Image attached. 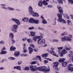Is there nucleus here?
I'll return each mask as SVG.
<instances>
[{"label": "nucleus", "mask_w": 73, "mask_h": 73, "mask_svg": "<svg viewBox=\"0 0 73 73\" xmlns=\"http://www.w3.org/2000/svg\"><path fill=\"white\" fill-rule=\"evenodd\" d=\"M48 68L46 70V68L45 66H42L39 67L38 68L36 66H35L31 65L30 66V68L31 71L32 72H35L37 70H38L40 71H43L44 72V73L45 72H48L50 71V68H49V66H48Z\"/></svg>", "instance_id": "obj_1"}, {"label": "nucleus", "mask_w": 73, "mask_h": 73, "mask_svg": "<svg viewBox=\"0 0 73 73\" xmlns=\"http://www.w3.org/2000/svg\"><path fill=\"white\" fill-rule=\"evenodd\" d=\"M40 36H36L33 37V38L35 41H37V44L38 45H42V44L45 42V41L44 39H41V38H40Z\"/></svg>", "instance_id": "obj_2"}, {"label": "nucleus", "mask_w": 73, "mask_h": 73, "mask_svg": "<svg viewBox=\"0 0 73 73\" xmlns=\"http://www.w3.org/2000/svg\"><path fill=\"white\" fill-rule=\"evenodd\" d=\"M58 9L59 10V12H60V13H57V16L59 19H57L58 22L59 20H60L62 18V15H63V11H62V9L60 6L58 5L57 6Z\"/></svg>", "instance_id": "obj_3"}, {"label": "nucleus", "mask_w": 73, "mask_h": 73, "mask_svg": "<svg viewBox=\"0 0 73 73\" xmlns=\"http://www.w3.org/2000/svg\"><path fill=\"white\" fill-rule=\"evenodd\" d=\"M0 5V6H1V8L7 10V9H8V10H9V11H15V9L13 8H12L10 7H8L7 8L6 7L4 6H6V5H5L1 4Z\"/></svg>", "instance_id": "obj_4"}, {"label": "nucleus", "mask_w": 73, "mask_h": 73, "mask_svg": "<svg viewBox=\"0 0 73 73\" xmlns=\"http://www.w3.org/2000/svg\"><path fill=\"white\" fill-rule=\"evenodd\" d=\"M19 26L17 25H13L11 28V31L13 33H16L17 32V29L18 28Z\"/></svg>", "instance_id": "obj_5"}, {"label": "nucleus", "mask_w": 73, "mask_h": 73, "mask_svg": "<svg viewBox=\"0 0 73 73\" xmlns=\"http://www.w3.org/2000/svg\"><path fill=\"white\" fill-rule=\"evenodd\" d=\"M58 64L59 63L58 62H55L53 63V68L57 71H58L60 70V69L58 68Z\"/></svg>", "instance_id": "obj_6"}, {"label": "nucleus", "mask_w": 73, "mask_h": 73, "mask_svg": "<svg viewBox=\"0 0 73 73\" xmlns=\"http://www.w3.org/2000/svg\"><path fill=\"white\" fill-rule=\"evenodd\" d=\"M11 20L13 21H14L15 22V23L17 24V25H20L21 23L19 20L16 18H12L11 19Z\"/></svg>", "instance_id": "obj_7"}, {"label": "nucleus", "mask_w": 73, "mask_h": 73, "mask_svg": "<svg viewBox=\"0 0 73 73\" xmlns=\"http://www.w3.org/2000/svg\"><path fill=\"white\" fill-rule=\"evenodd\" d=\"M73 66L72 64H70L67 66L68 70L71 71V72H72L73 71V68L71 67H72Z\"/></svg>", "instance_id": "obj_8"}, {"label": "nucleus", "mask_w": 73, "mask_h": 73, "mask_svg": "<svg viewBox=\"0 0 73 73\" xmlns=\"http://www.w3.org/2000/svg\"><path fill=\"white\" fill-rule=\"evenodd\" d=\"M29 9V12L30 13L31 15L33 12V8L31 6H29L28 8Z\"/></svg>", "instance_id": "obj_9"}, {"label": "nucleus", "mask_w": 73, "mask_h": 73, "mask_svg": "<svg viewBox=\"0 0 73 73\" xmlns=\"http://www.w3.org/2000/svg\"><path fill=\"white\" fill-rule=\"evenodd\" d=\"M31 15L33 17H37L39 16V15L38 13L34 12H33Z\"/></svg>", "instance_id": "obj_10"}, {"label": "nucleus", "mask_w": 73, "mask_h": 73, "mask_svg": "<svg viewBox=\"0 0 73 73\" xmlns=\"http://www.w3.org/2000/svg\"><path fill=\"white\" fill-rule=\"evenodd\" d=\"M38 59L39 61H41V56H37L35 58H33V60H37V59Z\"/></svg>", "instance_id": "obj_11"}, {"label": "nucleus", "mask_w": 73, "mask_h": 73, "mask_svg": "<svg viewBox=\"0 0 73 73\" xmlns=\"http://www.w3.org/2000/svg\"><path fill=\"white\" fill-rule=\"evenodd\" d=\"M58 22L61 23L62 24H66V22L65 20H64V19H62V18L60 20H59Z\"/></svg>", "instance_id": "obj_12"}, {"label": "nucleus", "mask_w": 73, "mask_h": 73, "mask_svg": "<svg viewBox=\"0 0 73 73\" xmlns=\"http://www.w3.org/2000/svg\"><path fill=\"white\" fill-rule=\"evenodd\" d=\"M30 33L31 34H30L29 36H30V37H33L35 36V35H36L35 32L33 31H30Z\"/></svg>", "instance_id": "obj_13"}, {"label": "nucleus", "mask_w": 73, "mask_h": 73, "mask_svg": "<svg viewBox=\"0 0 73 73\" xmlns=\"http://www.w3.org/2000/svg\"><path fill=\"white\" fill-rule=\"evenodd\" d=\"M51 49L52 51H48L49 52H50V53H51V54H52L53 53H55V52L54 51V48L53 47H51Z\"/></svg>", "instance_id": "obj_14"}, {"label": "nucleus", "mask_w": 73, "mask_h": 73, "mask_svg": "<svg viewBox=\"0 0 73 73\" xmlns=\"http://www.w3.org/2000/svg\"><path fill=\"white\" fill-rule=\"evenodd\" d=\"M43 2H42V0H40V1L38 3V6H39V7H42V5H43Z\"/></svg>", "instance_id": "obj_15"}, {"label": "nucleus", "mask_w": 73, "mask_h": 73, "mask_svg": "<svg viewBox=\"0 0 73 73\" xmlns=\"http://www.w3.org/2000/svg\"><path fill=\"white\" fill-rule=\"evenodd\" d=\"M29 18L27 17H24L22 19V21L23 22H28V20H29Z\"/></svg>", "instance_id": "obj_16"}, {"label": "nucleus", "mask_w": 73, "mask_h": 73, "mask_svg": "<svg viewBox=\"0 0 73 73\" xmlns=\"http://www.w3.org/2000/svg\"><path fill=\"white\" fill-rule=\"evenodd\" d=\"M29 54H31L33 52V48L31 47H29Z\"/></svg>", "instance_id": "obj_17"}, {"label": "nucleus", "mask_w": 73, "mask_h": 73, "mask_svg": "<svg viewBox=\"0 0 73 73\" xmlns=\"http://www.w3.org/2000/svg\"><path fill=\"white\" fill-rule=\"evenodd\" d=\"M14 55L16 57H18L20 55V52L18 51H15L14 53Z\"/></svg>", "instance_id": "obj_18"}, {"label": "nucleus", "mask_w": 73, "mask_h": 73, "mask_svg": "<svg viewBox=\"0 0 73 73\" xmlns=\"http://www.w3.org/2000/svg\"><path fill=\"white\" fill-rule=\"evenodd\" d=\"M67 53H68V51L65 48H64V49L62 50V53L63 54H66Z\"/></svg>", "instance_id": "obj_19"}, {"label": "nucleus", "mask_w": 73, "mask_h": 73, "mask_svg": "<svg viewBox=\"0 0 73 73\" xmlns=\"http://www.w3.org/2000/svg\"><path fill=\"white\" fill-rule=\"evenodd\" d=\"M35 21V19H33L32 18H31L29 20V22L30 23H34V21Z\"/></svg>", "instance_id": "obj_20"}, {"label": "nucleus", "mask_w": 73, "mask_h": 73, "mask_svg": "<svg viewBox=\"0 0 73 73\" xmlns=\"http://www.w3.org/2000/svg\"><path fill=\"white\" fill-rule=\"evenodd\" d=\"M9 36L11 38V39H13V37H14V34L13 33H10L9 34Z\"/></svg>", "instance_id": "obj_21"}, {"label": "nucleus", "mask_w": 73, "mask_h": 73, "mask_svg": "<svg viewBox=\"0 0 73 73\" xmlns=\"http://www.w3.org/2000/svg\"><path fill=\"white\" fill-rule=\"evenodd\" d=\"M62 65L63 67H65V66L67 65V62H64L62 63Z\"/></svg>", "instance_id": "obj_22"}, {"label": "nucleus", "mask_w": 73, "mask_h": 73, "mask_svg": "<svg viewBox=\"0 0 73 73\" xmlns=\"http://www.w3.org/2000/svg\"><path fill=\"white\" fill-rule=\"evenodd\" d=\"M58 54L60 56V57H62L63 56V54H62V51L61 50H58Z\"/></svg>", "instance_id": "obj_23"}, {"label": "nucleus", "mask_w": 73, "mask_h": 73, "mask_svg": "<svg viewBox=\"0 0 73 73\" xmlns=\"http://www.w3.org/2000/svg\"><path fill=\"white\" fill-rule=\"evenodd\" d=\"M16 49V48L15 47H13V46H12L10 48V51H15Z\"/></svg>", "instance_id": "obj_24"}, {"label": "nucleus", "mask_w": 73, "mask_h": 73, "mask_svg": "<svg viewBox=\"0 0 73 73\" xmlns=\"http://www.w3.org/2000/svg\"><path fill=\"white\" fill-rule=\"evenodd\" d=\"M43 4L44 5H47L48 4V3L47 2L45 1V0H44L42 1Z\"/></svg>", "instance_id": "obj_25"}, {"label": "nucleus", "mask_w": 73, "mask_h": 73, "mask_svg": "<svg viewBox=\"0 0 73 73\" xmlns=\"http://www.w3.org/2000/svg\"><path fill=\"white\" fill-rule=\"evenodd\" d=\"M66 41H72V39L69 37L66 36Z\"/></svg>", "instance_id": "obj_26"}, {"label": "nucleus", "mask_w": 73, "mask_h": 73, "mask_svg": "<svg viewBox=\"0 0 73 73\" xmlns=\"http://www.w3.org/2000/svg\"><path fill=\"white\" fill-rule=\"evenodd\" d=\"M8 59H9V60H10L11 61H12L13 60H16L15 58L12 57H9Z\"/></svg>", "instance_id": "obj_27"}, {"label": "nucleus", "mask_w": 73, "mask_h": 73, "mask_svg": "<svg viewBox=\"0 0 73 73\" xmlns=\"http://www.w3.org/2000/svg\"><path fill=\"white\" fill-rule=\"evenodd\" d=\"M61 40L62 41H66V36L64 37H62L61 38Z\"/></svg>", "instance_id": "obj_28"}, {"label": "nucleus", "mask_w": 73, "mask_h": 73, "mask_svg": "<svg viewBox=\"0 0 73 73\" xmlns=\"http://www.w3.org/2000/svg\"><path fill=\"white\" fill-rule=\"evenodd\" d=\"M34 24H38L39 23V20H35L34 22Z\"/></svg>", "instance_id": "obj_29"}, {"label": "nucleus", "mask_w": 73, "mask_h": 73, "mask_svg": "<svg viewBox=\"0 0 73 73\" xmlns=\"http://www.w3.org/2000/svg\"><path fill=\"white\" fill-rule=\"evenodd\" d=\"M7 51H2L0 53L1 54H7Z\"/></svg>", "instance_id": "obj_30"}, {"label": "nucleus", "mask_w": 73, "mask_h": 73, "mask_svg": "<svg viewBox=\"0 0 73 73\" xmlns=\"http://www.w3.org/2000/svg\"><path fill=\"white\" fill-rule=\"evenodd\" d=\"M64 48L67 50H70V48H68V45H66L64 47Z\"/></svg>", "instance_id": "obj_31"}, {"label": "nucleus", "mask_w": 73, "mask_h": 73, "mask_svg": "<svg viewBox=\"0 0 73 73\" xmlns=\"http://www.w3.org/2000/svg\"><path fill=\"white\" fill-rule=\"evenodd\" d=\"M65 59L64 58H60L59 60V62H62V61H65Z\"/></svg>", "instance_id": "obj_32"}, {"label": "nucleus", "mask_w": 73, "mask_h": 73, "mask_svg": "<svg viewBox=\"0 0 73 73\" xmlns=\"http://www.w3.org/2000/svg\"><path fill=\"white\" fill-rule=\"evenodd\" d=\"M37 63H38V62L35 61H33L30 63V64L31 65H33V64H37Z\"/></svg>", "instance_id": "obj_33"}, {"label": "nucleus", "mask_w": 73, "mask_h": 73, "mask_svg": "<svg viewBox=\"0 0 73 73\" xmlns=\"http://www.w3.org/2000/svg\"><path fill=\"white\" fill-rule=\"evenodd\" d=\"M42 23L44 24H47V22L45 19H42Z\"/></svg>", "instance_id": "obj_34"}, {"label": "nucleus", "mask_w": 73, "mask_h": 73, "mask_svg": "<svg viewBox=\"0 0 73 73\" xmlns=\"http://www.w3.org/2000/svg\"><path fill=\"white\" fill-rule=\"evenodd\" d=\"M48 55V53L44 54H42L41 56L42 57H46Z\"/></svg>", "instance_id": "obj_35"}, {"label": "nucleus", "mask_w": 73, "mask_h": 73, "mask_svg": "<svg viewBox=\"0 0 73 73\" xmlns=\"http://www.w3.org/2000/svg\"><path fill=\"white\" fill-rule=\"evenodd\" d=\"M67 24L68 25H72V22L69 20H68L67 21Z\"/></svg>", "instance_id": "obj_36"}, {"label": "nucleus", "mask_w": 73, "mask_h": 73, "mask_svg": "<svg viewBox=\"0 0 73 73\" xmlns=\"http://www.w3.org/2000/svg\"><path fill=\"white\" fill-rule=\"evenodd\" d=\"M23 48L24 53H26V52H28V50H27L26 47H23Z\"/></svg>", "instance_id": "obj_37"}, {"label": "nucleus", "mask_w": 73, "mask_h": 73, "mask_svg": "<svg viewBox=\"0 0 73 73\" xmlns=\"http://www.w3.org/2000/svg\"><path fill=\"white\" fill-rule=\"evenodd\" d=\"M40 36H38V37H40L39 38H41H41H43V37L42 36H43V34L42 33H40Z\"/></svg>", "instance_id": "obj_38"}, {"label": "nucleus", "mask_w": 73, "mask_h": 73, "mask_svg": "<svg viewBox=\"0 0 73 73\" xmlns=\"http://www.w3.org/2000/svg\"><path fill=\"white\" fill-rule=\"evenodd\" d=\"M58 40L56 39H53L52 40V42H58Z\"/></svg>", "instance_id": "obj_39"}, {"label": "nucleus", "mask_w": 73, "mask_h": 73, "mask_svg": "<svg viewBox=\"0 0 73 73\" xmlns=\"http://www.w3.org/2000/svg\"><path fill=\"white\" fill-rule=\"evenodd\" d=\"M27 41L29 43H32V40L31 38L28 39H27Z\"/></svg>", "instance_id": "obj_40"}, {"label": "nucleus", "mask_w": 73, "mask_h": 73, "mask_svg": "<svg viewBox=\"0 0 73 73\" xmlns=\"http://www.w3.org/2000/svg\"><path fill=\"white\" fill-rule=\"evenodd\" d=\"M25 70H29V67H26L24 68Z\"/></svg>", "instance_id": "obj_41"}, {"label": "nucleus", "mask_w": 73, "mask_h": 73, "mask_svg": "<svg viewBox=\"0 0 73 73\" xmlns=\"http://www.w3.org/2000/svg\"><path fill=\"white\" fill-rule=\"evenodd\" d=\"M11 40V43L12 44H15V42H16V41L15 40H14V39H12Z\"/></svg>", "instance_id": "obj_42"}, {"label": "nucleus", "mask_w": 73, "mask_h": 73, "mask_svg": "<svg viewBox=\"0 0 73 73\" xmlns=\"http://www.w3.org/2000/svg\"><path fill=\"white\" fill-rule=\"evenodd\" d=\"M21 67L20 66H17V70H21Z\"/></svg>", "instance_id": "obj_43"}, {"label": "nucleus", "mask_w": 73, "mask_h": 73, "mask_svg": "<svg viewBox=\"0 0 73 73\" xmlns=\"http://www.w3.org/2000/svg\"><path fill=\"white\" fill-rule=\"evenodd\" d=\"M69 3L73 4V0H68Z\"/></svg>", "instance_id": "obj_44"}, {"label": "nucleus", "mask_w": 73, "mask_h": 73, "mask_svg": "<svg viewBox=\"0 0 73 73\" xmlns=\"http://www.w3.org/2000/svg\"><path fill=\"white\" fill-rule=\"evenodd\" d=\"M58 1L59 3L60 4H62L63 3V1L62 0H58Z\"/></svg>", "instance_id": "obj_45"}, {"label": "nucleus", "mask_w": 73, "mask_h": 73, "mask_svg": "<svg viewBox=\"0 0 73 73\" xmlns=\"http://www.w3.org/2000/svg\"><path fill=\"white\" fill-rule=\"evenodd\" d=\"M28 56V55L27 54H21V56Z\"/></svg>", "instance_id": "obj_46"}, {"label": "nucleus", "mask_w": 73, "mask_h": 73, "mask_svg": "<svg viewBox=\"0 0 73 73\" xmlns=\"http://www.w3.org/2000/svg\"><path fill=\"white\" fill-rule=\"evenodd\" d=\"M22 63V61H21V60L19 61L18 62V65H21V64Z\"/></svg>", "instance_id": "obj_47"}, {"label": "nucleus", "mask_w": 73, "mask_h": 73, "mask_svg": "<svg viewBox=\"0 0 73 73\" xmlns=\"http://www.w3.org/2000/svg\"><path fill=\"white\" fill-rule=\"evenodd\" d=\"M52 55H53L54 56H56V57H58V55L56 54V52H54V53H53Z\"/></svg>", "instance_id": "obj_48"}, {"label": "nucleus", "mask_w": 73, "mask_h": 73, "mask_svg": "<svg viewBox=\"0 0 73 73\" xmlns=\"http://www.w3.org/2000/svg\"><path fill=\"white\" fill-rule=\"evenodd\" d=\"M47 7H48V8H52L53 7V6H52V5H47Z\"/></svg>", "instance_id": "obj_49"}, {"label": "nucleus", "mask_w": 73, "mask_h": 73, "mask_svg": "<svg viewBox=\"0 0 73 73\" xmlns=\"http://www.w3.org/2000/svg\"><path fill=\"white\" fill-rule=\"evenodd\" d=\"M64 48L63 47H58V49H60V50H62Z\"/></svg>", "instance_id": "obj_50"}, {"label": "nucleus", "mask_w": 73, "mask_h": 73, "mask_svg": "<svg viewBox=\"0 0 73 73\" xmlns=\"http://www.w3.org/2000/svg\"><path fill=\"white\" fill-rule=\"evenodd\" d=\"M34 29L33 27H31L29 28V30H32V29Z\"/></svg>", "instance_id": "obj_51"}, {"label": "nucleus", "mask_w": 73, "mask_h": 73, "mask_svg": "<svg viewBox=\"0 0 73 73\" xmlns=\"http://www.w3.org/2000/svg\"><path fill=\"white\" fill-rule=\"evenodd\" d=\"M27 40V38H23L22 39V41H25L26 40Z\"/></svg>", "instance_id": "obj_52"}, {"label": "nucleus", "mask_w": 73, "mask_h": 73, "mask_svg": "<svg viewBox=\"0 0 73 73\" xmlns=\"http://www.w3.org/2000/svg\"><path fill=\"white\" fill-rule=\"evenodd\" d=\"M0 44H4L5 43V42L4 41L2 40L0 42Z\"/></svg>", "instance_id": "obj_53"}, {"label": "nucleus", "mask_w": 73, "mask_h": 73, "mask_svg": "<svg viewBox=\"0 0 73 73\" xmlns=\"http://www.w3.org/2000/svg\"><path fill=\"white\" fill-rule=\"evenodd\" d=\"M38 29H39L40 30H42V31H44V29H43L42 28H41V27H39L38 28Z\"/></svg>", "instance_id": "obj_54"}, {"label": "nucleus", "mask_w": 73, "mask_h": 73, "mask_svg": "<svg viewBox=\"0 0 73 73\" xmlns=\"http://www.w3.org/2000/svg\"><path fill=\"white\" fill-rule=\"evenodd\" d=\"M30 46H31V47H32V48H35V46H34V45L32 44H31L30 45Z\"/></svg>", "instance_id": "obj_55"}, {"label": "nucleus", "mask_w": 73, "mask_h": 73, "mask_svg": "<svg viewBox=\"0 0 73 73\" xmlns=\"http://www.w3.org/2000/svg\"><path fill=\"white\" fill-rule=\"evenodd\" d=\"M45 59H47V60H49V61H52V60L48 58H45Z\"/></svg>", "instance_id": "obj_56"}, {"label": "nucleus", "mask_w": 73, "mask_h": 73, "mask_svg": "<svg viewBox=\"0 0 73 73\" xmlns=\"http://www.w3.org/2000/svg\"><path fill=\"white\" fill-rule=\"evenodd\" d=\"M5 47H3V48L1 50L2 51H3V50H5Z\"/></svg>", "instance_id": "obj_57"}, {"label": "nucleus", "mask_w": 73, "mask_h": 73, "mask_svg": "<svg viewBox=\"0 0 73 73\" xmlns=\"http://www.w3.org/2000/svg\"><path fill=\"white\" fill-rule=\"evenodd\" d=\"M46 46H47V44L46 43H45L44 46H43V47H46Z\"/></svg>", "instance_id": "obj_58"}, {"label": "nucleus", "mask_w": 73, "mask_h": 73, "mask_svg": "<svg viewBox=\"0 0 73 73\" xmlns=\"http://www.w3.org/2000/svg\"><path fill=\"white\" fill-rule=\"evenodd\" d=\"M44 62H45V63H48V61L46 60H44Z\"/></svg>", "instance_id": "obj_59"}, {"label": "nucleus", "mask_w": 73, "mask_h": 73, "mask_svg": "<svg viewBox=\"0 0 73 73\" xmlns=\"http://www.w3.org/2000/svg\"><path fill=\"white\" fill-rule=\"evenodd\" d=\"M61 35L62 36H64L65 35V33L61 34Z\"/></svg>", "instance_id": "obj_60"}, {"label": "nucleus", "mask_w": 73, "mask_h": 73, "mask_svg": "<svg viewBox=\"0 0 73 73\" xmlns=\"http://www.w3.org/2000/svg\"><path fill=\"white\" fill-rule=\"evenodd\" d=\"M4 68L3 67H1L0 68V69L1 70H3V69H4Z\"/></svg>", "instance_id": "obj_61"}, {"label": "nucleus", "mask_w": 73, "mask_h": 73, "mask_svg": "<svg viewBox=\"0 0 73 73\" xmlns=\"http://www.w3.org/2000/svg\"><path fill=\"white\" fill-rule=\"evenodd\" d=\"M17 66H15L13 68L14 69H17Z\"/></svg>", "instance_id": "obj_62"}, {"label": "nucleus", "mask_w": 73, "mask_h": 73, "mask_svg": "<svg viewBox=\"0 0 73 73\" xmlns=\"http://www.w3.org/2000/svg\"><path fill=\"white\" fill-rule=\"evenodd\" d=\"M56 24V22H54V23L52 24V25H55Z\"/></svg>", "instance_id": "obj_63"}, {"label": "nucleus", "mask_w": 73, "mask_h": 73, "mask_svg": "<svg viewBox=\"0 0 73 73\" xmlns=\"http://www.w3.org/2000/svg\"><path fill=\"white\" fill-rule=\"evenodd\" d=\"M66 18L67 19H69V16H67Z\"/></svg>", "instance_id": "obj_64"}]
</instances>
